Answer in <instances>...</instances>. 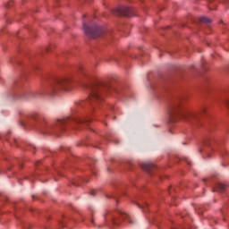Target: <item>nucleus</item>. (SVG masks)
Here are the masks:
<instances>
[{"mask_svg": "<svg viewBox=\"0 0 229 229\" xmlns=\"http://www.w3.org/2000/svg\"><path fill=\"white\" fill-rule=\"evenodd\" d=\"M84 32L90 38H98L101 35V29L99 27H89L87 24H83Z\"/></svg>", "mask_w": 229, "mask_h": 229, "instance_id": "nucleus-2", "label": "nucleus"}, {"mask_svg": "<svg viewBox=\"0 0 229 229\" xmlns=\"http://www.w3.org/2000/svg\"><path fill=\"white\" fill-rule=\"evenodd\" d=\"M91 223H93L96 226H103L104 224H99L98 221L94 222V219L91 220Z\"/></svg>", "mask_w": 229, "mask_h": 229, "instance_id": "nucleus-10", "label": "nucleus"}, {"mask_svg": "<svg viewBox=\"0 0 229 229\" xmlns=\"http://www.w3.org/2000/svg\"><path fill=\"white\" fill-rule=\"evenodd\" d=\"M170 117L172 121L180 119L181 121H192L196 119V114L189 109L182 107L179 104L173 106L170 108Z\"/></svg>", "mask_w": 229, "mask_h": 229, "instance_id": "nucleus-1", "label": "nucleus"}, {"mask_svg": "<svg viewBox=\"0 0 229 229\" xmlns=\"http://www.w3.org/2000/svg\"><path fill=\"white\" fill-rule=\"evenodd\" d=\"M89 101H97V103H99V101H103V98H101V95L98 89H93L91 91L89 97Z\"/></svg>", "mask_w": 229, "mask_h": 229, "instance_id": "nucleus-5", "label": "nucleus"}, {"mask_svg": "<svg viewBox=\"0 0 229 229\" xmlns=\"http://www.w3.org/2000/svg\"><path fill=\"white\" fill-rule=\"evenodd\" d=\"M119 220H113V225H114V226H119Z\"/></svg>", "mask_w": 229, "mask_h": 229, "instance_id": "nucleus-11", "label": "nucleus"}, {"mask_svg": "<svg viewBox=\"0 0 229 229\" xmlns=\"http://www.w3.org/2000/svg\"><path fill=\"white\" fill-rule=\"evenodd\" d=\"M91 194L94 195V191H91Z\"/></svg>", "mask_w": 229, "mask_h": 229, "instance_id": "nucleus-12", "label": "nucleus"}, {"mask_svg": "<svg viewBox=\"0 0 229 229\" xmlns=\"http://www.w3.org/2000/svg\"><path fill=\"white\" fill-rule=\"evenodd\" d=\"M226 190V185L223 183H218L216 186L214 188V191H219L220 192H223Z\"/></svg>", "mask_w": 229, "mask_h": 229, "instance_id": "nucleus-7", "label": "nucleus"}, {"mask_svg": "<svg viewBox=\"0 0 229 229\" xmlns=\"http://www.w3.org/2000/svg\"><path fill=\"white\" fill-rule=\"evenodd\" d=\"M71 83H72V81L69 78H65L58 81L57 87L63 90H70Z\"/></svg>", "mask_w": 229, "mask_h": 229, "instance_id": "nucleus-4", "label": "nucleus"}, {"mask_svg": "<svg viewBox=\"0 0 229 229\" xmlns=\"http://www.w3.org/2000/svg\"><path fill=\"white\" fill-rule=\"evenodd\" d=\"M118 15H124L125 17H133V8H130L127 6H120L115 10Z\"/></svg>", "mask_w": 229, "mask_h": 229, "instance_id": "nucleus-3", "label": "nucleus"}, {"mask_svg": "<svg viewBox=\"0 0 229 229\" xmlns=\"http://www.w3.org/2000/svg\"><path fill=\"white\" fill-rule=\"evenodd\" d=\"M200 22L210 23L211 21H210V19H208V18H207V17H201V18H200Z\"/></svg>", "mask_w": 229, "mask_h": 229, "instance_id": "nucleus-9", "label": "nucleus"}, {"mask_svg": "<svg viewBox=\"0 0 229 229\" xmlns=\"http://www.w3.org/2000/svg\"><path fill=\"white\" fill-rule=\"evenodd\" d=\"M120 219H123V221H130V223H133V221H131V218H130V216L125 213L121 214Z\"/></svg>", "mask_w": 229, "mask_h": 229, "instance_id": "nucleus-8", "label": "nucleus"}, {"mask_svg": "<svg viewBox=\"0 0 229 229\" xmlns=\"http://www.w3.org/2000/svg\"><path fill=\"white\" fill-rule=\"evenodd\" d=\"M155 165L151 163H147L142 165V169H144V171H147L148 173H149V171H151L152 169H155Z\"/></svg>", "mask_w": 229, "mask_h": 229, "instance_id": "nucleus-6", "label": "nucleus"}]
</instances>
